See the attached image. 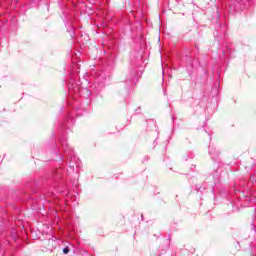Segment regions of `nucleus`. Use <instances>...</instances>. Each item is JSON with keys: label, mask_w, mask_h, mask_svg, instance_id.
Wrapping results in <instances>:
<instances>
[{"label": "nucleus", "mask_w": 256, "mask_h": 256, "mask_svg": "<svg viewBox=\"0 0 256 256\" xmlns=\"http://www.w3.org/2000/svg\"><path fill=\"white\" fill-rule=\"evenodd\" d=\"M63 253H64L65 255H67V253H69V248H68V247H65V248L63 249Z\"/></svg>", "instance_id": "nucleus-1"}]
</instances>
